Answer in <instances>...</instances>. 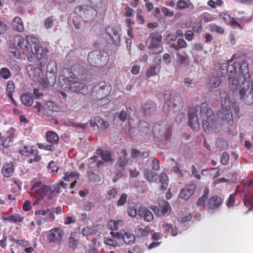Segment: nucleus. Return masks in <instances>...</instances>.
<instances>
[{"instance_id": "1", "label": "nucleus", "mask_w": 253, "mask_h": 253, "mask_svg": "<svg viewBox=\"0 0 253 253\" xmlns=\"http://www.w3.org/2000/svg\"><path fill=\"white\" fill-rule=\"evenodd\" d=\"M68 76L62 79L61 87L67 91L86 95L88 91V86L78 81V77L84 72L83 68L79 64H74L70 69Z\"/></svg>"}, {"instance_id": "2", "label": "nucleus", "mask_w": 253, "mask_h": 253, "mask_svg": "<svg viewBox=\"0 0 253 253\" xmlns=\"http://www.w3.org/2000/svg\"><path fill=\"white\" fill-rule=\"evenodd\" d=\"M248 70V64L244 60L239 62L228 60L226 63L221 64L219 68L221 75L228 73L229 87L233 88L236 87V83H237L240 76L247 73Z\"/></svg>"}, {"instance_id": "3", "label": "nucleus", "mask_w": 253, "mask_h": 253, "mask_svg": "<svg viewBox=\"0 0 253 253\" xmlns=\"http://www.w3.org/2000/svg\"><path fill=\"white\" fill-rule=\"evenodd\" d=\"M220 98L221 109L219 111L218 116L222 121H226L228 125L231 126L233 123L231 109L234 110L235 117L239 118L240 117L239 107L235 102H230L227 92L225 90L221 91Z\"/></svg>"}, {"instance_id": "4", "label": "nucleus", "mask_w": 253, "mask_h": 253, "mask_svg": "<svg viewBox=\"0 0 253 253\" xmlns=\"http://www.w3.org/2000/svg\"><path fill=\"white\" fill-rule=\"evenodd\" d=\"M236 87H230L233 91L238 90L240 100L247 105L253 103V87H250L249 71L237 80Z\"/></svg>"}, {"instance_id": "5", "label": "nucleus", "mask_w": 253, "mask_h": 253, "mask_svg": "<svg viewBox=\"0 0 253 253\" xmlns=\"http://www.w3.org/2000/svg\"><path fill=\"white\" fill-rule=\"evenodd\" d=\"M60 189L59 185H44L41 180L33 182L30 188L31 195L37 198V202L45 197L47 198V200L54 198L59 194Z\"/></svg>"}, {"instance_id": "6", "label": "nucleus", "mask_w": 253, "mask_h": 253, "mask_svg": "<svg viewBox=\"0 0 253 253\" xmlns=\"http://www.w3.org/2000/svg\"><path fill=\"white\" fill-rule=\"evenodd\" d=\"M40 43L39 40L32 35H26L24 38L20 35H14L9 40L10 46L14 49L17 48L25 51L32 50V46L36 48Z\"/></svg>"}, {"instance_id": "7", "label": "nucleus", "mask_w": 253, "mask_h": 253, "mask_svg": "<svg viewBox=\"0 0 253 253\" xmlns=\"http://www.w3.org/2000/svg\"><path fill=\"white\" fill-rule=\"evenodd\" d=\"M44 65L40 63L37 66L28 65L26 67V70L30 78L43 85L47 86L49 85V80L47 77H42V66Z\"/></svg>"}, {"instance_id": "8", "label": "nucleus", "mask_w": 253, "mask_h": 253, "mask_svg": "<svg viewBox=\"0 0 253 253\" xmlns=\"http://www.w3.org/2000/svg\"><path fill=\"white\" fill-rule=\"evenodd\" d=\"M111 92L108 83L101 81L93 86L91 90V96L93 99L100 100L107 97Z\"/></svg>"}, {"instance_id": "9", "label": "nucleus", "mask_w": 253, "mask_h": 253, "mask_svg": "<svg viewBox=\"0 0 253 253\" xmlns=\"http://www.w3.org/2000/svg\"><path fill=\"white\" fill-rule=\"evenodd\" d=\"M144 176L149 182L161 183L160 189L165 191L168 186L169 179L167 174L165 172H162L160 175H158L155 172L150 169H147L144 173Z\"/></svg>"}, {"instance_id": "10", "label": "nucleus", "mask_w": 253, "mask_h": 253, "mask_svg": "<svg viewBox=\"0 0 253 253\" xmlns=\"http://www.w3.org/2000/svg\"><path fill=\"white\" fill-rule=\"evenodd\" d=\"M64 236V230L60 227H56L47 232L46 240L49 244L59 245L63 242Z\"/></svg>"}, {"instance_id": "11", "label": "nucleus", "mask_w": 253, "mask_h": 253, "mask_svg": "<svg viewBox=\"0 0 253 253\" xmlns=\"http://www.w3.org/2000/svg\"><path fill=\"white\" fill-rule=\"evenodd\" d=\"M108 58V56H103L100 52L94 51L88 54L87 61L93 66L101 67L107 63Z\"/></svg>"}, {"instance_id": "12", "label": "nucleus", "mask_w": 253, "mask_h": 253, "mask_svg": "<svg viewBox=\"0 0 253 253\" xmlns=\"http://www.w3.org/2000/svg\"><path fill=\"white\" fill-rule=\"evenodd\" d=\"M80 16L85 22L93 20L97 15V11L92 6L85 5L79 7Z\"/></svg>"}, {"instance_id": "13", "label": "nucleus", "mask_w": 253, "mask_h": 253, "mask_svg": "<svg viewBox=\"0 0 253 253\" xmlns=\"http://www.w3.org/2000/svg\"><path fill=\"white\" fill-rule=\"evenodd\" d=\"M110 234L112 237L114 239H117L119 240L121 239H123L124 242L127 245L133 244L135 242V238L134 235L129 232L125 231L124 230L121 231L120 232L111 231Z\"/></svg>"}, {"instance_id": "14", "label": "nucleus", "mask_w": 253, "mask_h": 253, "mask_svg": "<svg viewBox=\"0 0 253 253\" xmlns=\"http://www.w3.org/2000/svg\"><path fill=\"white\" fill-rule=\"evenodd\" d=\"M150 39L151 41V46L153 49V53L159 54L163 50V46L161 44L162 36L157 32H154L150 34Z\"/></svg>"}, {"instance_id": "15", "label": "nucleus", "mask_w": 253, "mask_h": 253, "mask_svg": "<svg viewBox=\"0 0 253 253\" xmlns=\"http://www.w3.org/2000/svg\"><path fill=\"white\" fill-rule=\"evenodd\" d=\"M166 94H165V97L166 100L163 105V111L166 114H169L170 109H173L179 104H181V98L179 95H175L174 96L173 99L171 96H168L166 98Z\"/></svg>"}, {"instance_id": "16", "label": "nucleus", "mask_w": 253, "mask_h": 253, "mask_svg": "<svg viewBox=\"0 0 253 253\" xmlns=\"http://www.w3.org/2000/svg\"><path fill=\"white\" fill-rule=\"evenodd\" d=\"M194 110L197 115L199 114L201 117L203 118L214 115L213 111L205 102L202 103L200 105H196Z\"/></svg>"}, {"instance_id": "17", "label": "nucleus", "mask_w": 253, "mask_h": 253, "mask_svg": "<svg viewBox=\"0 0 253 253\" xmlns=\"http://www.w3.org/2000/svg\"><path fill=\"white\" fill-rule=\"evenodd\" d=\"M216 120L213 116L208 117L204 119L202 122V126L205 132L210 133L212 131H215L217 128Z\"/></svg>"}, {"instance_id": "18", "label": "nucleus", "mask_w": 253, "mask_h": 253, "mask_svg": "<svg viewBox=\"0 0 253 253\" xmlns=\"http://www.w3.org/2000/svg\"><path fill=\"white\" fill-rule=\"evenodd\" d=\"M34 49L35 51V54L36 55L39 63L44 65L47 61L48 49L40 46L39 44L36 48H34Z\"/></svg>"}, {"instance_id": "19", "label": "nucleus", "mask_w": 253, "mask_h": 253, "mask_svg": "<svg viewBox=\"0 0 253 253\" xmlns=\"http://www.w3.org/2000/svg\"><path fill=\"white\" fill-rule=\"evenodd\" d=\"M196 186L195 184H190L182 189L179 194V197L184 200H187L195 191Z\"/></svg>"}, {"instance_id": "20", "label": "nucleus", "mask_w": 253, "mask_h": 253, "mask_svg": "<svg viewBox=\"0 0 253 253\" xmlns=\"http://www.w3.org/2000/svg\"><path fill=\"white\" fill-rule=\"evenodd\" d=\"M106 33L109 37L112 43L115 45H118L120 42V37L116 30L110 26H107L106 29Z\"/></svg>"}, {"instance_id": "21", "label": "nucleus", "mask_w": 253, "mask_h": 253, "mask_svg": "<svg viewBox=\"0 0 253 253\" xmlns=\"http://www.w3.org/2000/svg\"><path fill=\"white\" fill-rule=\"evenodd\" d=\"M68 247L70 250L75 251L80 243V237L76 232H72L68 239Z\"/></svg>"}, {"instance_id": "22", "label": "nucleus", "mask_w": 253, "mask_h": 253, "mask_svg": "<svg viewBox=\"0 0 253 253\" xmlns=\"http://www.w3.org/2000/svg\"><path fill=\"white\" fill-rule=\"evenodd\" d=\"M198 115L195 113L193 109H190L188 112L189 124L190 127L195 131H198L200 128Z\"/></svg>"}, {"instance_id": "23", "label": "nucleus", "mask_w": 253, "mask_h": 253, "mask_svg": "<svg viewBox=\"0 0 253 253\" xmlns=\"http://www.w3.org/2000/svg\"><path fill=\"white\" fill-rule=\"evenodd\" d=\"M46 72L50 74L49 78H47L49 81L50 84V82H54L56 79L57 65L55 61L51 60L48 62L46 67Z\"/></svg>"}, {"instance_id": "24", "label": "nucleus", "mask_w": 253, "mask_h": 253, "mask_svg": "<svg viewBox=\"0 0 253 253\" xmlns=\"http://www.w3.org/2000/svg\"><path fill=\"white\" fill-rule=\"evenodd\" d=\"M223 200L217 196H214L209 199L207 206L209 210H215L221 206Z\"/></svg>"}, {"instance_id": "25", "label": "nucleus", "mask_w": 253, "mask_h": 253, "mask_svg": "<svg viewBox=\"0 0 253 253\" xmlns=\"http://www.w3.org/2000/svg\"><path fill=\"white\" fill-rule=\"evenodd\" d=\"M15 135V129L14 128H11L7 131L5 136L1 139L2 146L4 147H8L11 146Z\"/></svg>"}, {"instance_id": "26", "label": "nucleus", "mask_w": 253, "mask_h": 253, "mask_svg": "<svg viewBox=\"0 0 253 253\" xmlns=\"http://www.w3.org/2000/svg\"><path fill=\"white\" fill-rule=\"evenodd\" d=\"M14 170L15 168L13 163L10 162L3 164L1 168V172L4 177L9 178L13 175Z\"/></svg>"}, {"instance_id": "27", "label": "nucleus", "mask_w": 253, "mask_h": 253, "mask_svg": "<svg viewBox=\"0 0 253 253\" xmlns=\"http://www.w3.org/2000/svg\"><path fill=\"white\" fill-rule=\"evenodd\" d=\"M95 153L99 156L105 163H113L114 159L112 157L111 153L108 151H104L102 149H98Z\"/></svg>"}, {"instance_id": "28", "label": "nucleus", "mask_w": 253, "mask_h": 253, "mask_svg": "<svg viewBox=\"0 0 253 253\" xmlns=\"http://www.w3.org/2000/svg\"><path fill=\"white\" fill-rule=\"evenodd\" d=\"M142 113L145 116H150L154 114L156 110V106L153 102L145 103L142 106Z\"/></svg>"}, {"instance_id": "29", "label": "nucleus", "mask_w": 253, "mask_h": 253, "mask_svg": "<svg viewBox=\"0 0 253 253\" xmlns=\"http://www.w3.org/2000/svg\"><path fill=\"white\" fill-rule=\"evenodd\" d=\"M121 154L122 156H121L119 158L116 166H119L121 169L120 170L123 171L125 169V167L126 166L128 163V159L126 158L127 154L126 151L125 149H122L121 150Z\"/></svg>"}, {"instance_id": "30", "label": "nucleus", "mask_w": 253, "mask_h": 253, "mask_svg": "<svg viewBox=\"0 0 253 253\" xmlns=\"http://www.w3.org/2000/svg\"><path fill=\"white\" fill-rule=\"evenodd\" d=\"M45 136L46 140L49 143V145H53V146H55L59 141L58 135L53 131H47Z\"/></svg>"}, {"instance_id": "31", "label": "nucleus", "mask_w": 253, "mask_h": 253, "mask_svg": "<svg viewBox=\"0 0 253 253\" xmlns=\"http://www.w3.org/2000/svg\"><path fill=\"white\" fill-rule=\"evenodd\" d=\"M11 26L14 30L22 32L24 31V26L22 19L19 17H15L13 20Z\"/></svg>"}, {"instance_id": "32", "label": "nucleus", "mask_w": 253, "mask_h": 253, "mask_svg": "<svg viewBox=\"0 0 253 253\" xmlns=\"http://www.w3.org/2000/svg\"><path fill=\"white\" fill-rule=\"evenodd\" d=\"M150 227L149 226H146L144 228L137 227L135 229V233L136 237L139 238L143 237H146L148 235L150 231Z\"/></svg>"}, {"instance_id": "33", "label": "nucleus", "mask_w": 253, "mask_h": 253, "mask_svg": "<svg viewBox=\"0 0 253 253\" xmlns=\"http://www.w3.org/2000/svg\"><path fill=\"white\" fill-rule=\"evenodd\" d=\"M243 203L247 208H248V211H251L253 209V197L250 193H246L243 199Z\"/></svg>"}, {"instance_id": "34", "label": "nucleus", "mask_w": 253, "mask_h": 253, "mask_svg": "<svg viewBox=\"0 0 253 253\" xmlns=\"http://www.w3.org/2000/svg\"><path fill=\"white\" fill-rule=\"evenodd\" d=\"M221 83V80L218 76H212L209 79L208 86L213 89L218 87Z\"/></svg>"}, {"instance_id": "35", "label": "nucleus", "mask_w": 253, "mask_h": 253, "mask_svg": "<svg viewBox=\"0 0 253 253\" xmlns=\"http://www.w3.org/2000/svg\"><path fill=\"white\" fill-rule=\"evenodd\" d=\"M209 195V190L206 188L204 190L203 194L202 197H199L197 201L196 205L198 207L204 206L205 205L206 201L207 200Z\"/></svg>"}, {"instance_id": "36", "label": "nucleus", "mask_w": 253, "mask_h": 253, "mask_svg": "<svg viewBox=\"0 0 253 253\" xmlns=\"http://www.w3.org/2000/svg\"><path fill=\"white\" fill-rule=\"evenodd\" d=\"M228 143L224 139L219 138H217L215 142V146L217 150L221 151L227 148Z\"/></svg>"}, {"instance_id": "37", "label": "nucleus", "mask_w": 253, "mask_h": 253, "mask_svg": "<svg viewBox=\"0 0 253 253\" xmlns=\"http://www.w3.org/2000/svg\"><path fill=\"white\" fill-rule=\"evenodd\" d=\"M95 123L98 128L103 130L108 128L109 126L108 122L105 121L100 117H95Z\"/></svg>"}, {"instance_id": "38", "label": "nucleus", "mask_w": 253, "mask_h": 253, "mask_svg": "<svg viewBox=\"0 0 253 253\" xmlns=\"http://www.w3.org/2000/svg\"><path fill=\"white\" fill-rule=\"evenodd\" d=\"M123 221L122 220H110L108 222V226L112 231L117 230L119 229V226H122L123 225Z\"/></svg>"}, {"instance_id": "39", "label": "nucleus", "mask_w": 253, "mask_h": 253, "mask_svg": "<svg viewBox=\"0 0 253 253\" xmlns=\"http://www.w3.org/2000/svg\"><path fill=\"white\" fill-rule=\"evenodd\" d=\"M22 103L25 106H31L33 103L32 96L28 94H23L20 97Z\"/></svg>"}, {"instance_id": "40", "label": "nucleus", "mask_w": 253, "mask_h": 253, "mask_svg": "<svg viewBox=\"0 0 253 253\" xmlns=\"http://www.w3.org/2000/svg\"><path fill=\"white\" fill-rule=\"evenodd\" d=\"M79 176L80 174L77 172L74 171L71 173L67 172L64 173V176L63 178L66 181H73L75 179H78Z\"/></svg>"}, {"instance_id": "41", "label": "nucleus", "mask_w": 253, "mask_h": 253, "mask_svg": "<svg viewBox=\"0 0 253 253\" xmlns=\"http://www.w3.org/2000/svg\"><path fill=\"white\" fill-rule=\"evenodd\" d=\"M159 207L161 209L163 216L169 213L171 210L170 205L167 201H163L160 204Z\"/></svg>"}, {"instance_id": "42", "label": "nucleus", "mask_w": 253, "mask_h": 253, "mask_svg": "<svg viewBox=\"0 0 253 253\" xmlns=\"http://www.w3.org/2000/svg\"><path fill=\"white\" fill-rule=\"evenodd\" d=\"M190 5H193L189 0H179L176 4L178 9H183L190 7Z\"/></svg>"}, {"instance_id": "43", "label": "nucleus", "mask_w": 253, "mask_h": 253, "mask_svg": "<svg viewBox=\"0 0 253 253\" xmlns=\"http://www.w3.org/2000/svg\"><path fill=\"white\" fill-rule=\"evenodd\" d=\"M177 56V63L180 64H186L188 61V56L185 55L180 54L179 52L176 53Z\"/></svg>"}, {"instance_id": "44", "label": "nucleus", "mask_w": 253, "mask_h": 253, "mask_svg": "<svg viewBox=\"0 0 253 253\" xmlns=\"http://www.w3.org/2000/svg\"><path fill=\"white\" fill-rule=\"evenodd\" d=\"M23 219V217L19 214H13L7 218L8 220L10 222L15 223L22 222Z\"/></svg>"}, {"instance_id": "45", "label": "nucleus", "mask_w": 253, "mask_h": 253, "mask_svg": "<svg viewBox=\"0 0 253 253\" xmlns=\"http://www.w3.org/2000/svg\"><path fill=\"white\" fill-rule=\"evenodd\" d=\"M0 75L4 79H7L11 77V73L7 68H2L0 70Z\"/></svg>"}, {"instance_id": "46", "label": "nucleus", "mask_w": 253, "mask_h": 253, "mask_svg": "<svg viewBox=\"0 0 253 253\" xmlns=\"http://www.w3.org/2000/svg\"><path fill=\"white\" fill-rule=\"evenodd\" d=\"M46 107L50 111L58 112L60 108L54 102L52 101H47L46 103Z\"/></svg>"}, {"instance_id": "47", "label": "nucleus", "mask_w": 253, "mask_h": 253, "mask_svg": "<svg viewBox=\"0 0 253 253\" xmlns=\"http://www.w3.org/2000/svg\"><path fill=\"white\" fill-rule=\"evenodd\" d=\"M104 242L106 245L112 246L113 247L119 246V243L117 242L116 240L113 239L105 237L104 238Z\"/></svg>"}, {"instance_id": "48", "label": "nucleus", "mask_w": 253, "mask_h": 253, "mask_svg": "<svg viewBox=\"0 0 253 253\" xmlns=\"http://www.w3.org/2000/svg\"><path fill=\"white\" fill-rule=\"evenodd\" d=\"M202 21L201 20L199 22H195L193 23L192 26L193 31L199 33L202 31Z\"/></svg>"}, {"instance_id": "49", "label": "nucleus", "mask_w": 253, "mask_h": 253, "mask_svg": "<svg viewBox=\"0 0 253 253\" xmlns=\"http://www.w3.org/2000/svg\"><path fill=\"white\" fill-rule=\"evenodd\" d=\"M143 218L145 221L150 222L154 219L153 214L152 212L146 209L143 215Z\"/></svg>"}, {"instance_id": "50", "label": "nucleus", "mask_w": 253, "mask_h": 253, "mask_svg": "<svg viewBox=\"0 0 253 253\" xmlns=\"http://www.w3.org/2000/svg\"><path fill=\"white\" fill-rule=\"evenodd\" d=\"M118 193V190L116 188H112L107 192L108 198L109 200L114 199L116 197Z\"/></svg>"}, {"instance_id": "51", "label": "nucleus", "mask_w": 253, "mask_h": 253, "mask_svg": "<svg viewBox=\"0 0 253 253\" xmlns=\"http://www.w3.org/2000/svg\"><path fill=\"white\" fill-rule=\"evenodd\" d=\"M38 146L40 149H42L48 151H53L55 150V147L53 146V145L39 143Z\"/></svg>"}, {"instance_id": "52", "label": "nucleus", "mask_w": 253, "mask_h": 253, "mask_svg": "<svg viewBox=\"0 0 253 253\" xmlns=\"http://www.w3.org/2000/svg\"><path fill=\"white\" fill-rule=\"evenodd\" d=\"M219 17L221 18L227 24L231 21L233 17H231L228 13L225 12H221L219 14Z\"/></svg>"}, {"instance_id": "53", "label": "nucleus", "mask_w": 253, "mask_h": 253, "mask_svg": "<svg viewBox=\"0 0 253 253\" xmlns=\"http://www.w3.org/2000/svg\"><path fill=\"white\" fill-rule=\"evenodd\" d=\"M229 155L227 152H224L220 158V163L223 165H226L229 161Z\"/></svg>"}, {"instance_id": "54", "label": "nucleus", "mask_w": 253, "mask_h": 253, "mask_svg": "<svg viewBox=\"0 0 253 253\" xmlns=\"http://www.w3.org/2000/svg\"><path fill=\"white\" fill-rule=\"evenodd\" d=\"M14 89L15 87L13 82L11 80L8 81L6 85V91L8 93H12L14 91Z\"/></svg>"}, {"instance_id": "55", "label": "nucleus", "mask_w": 253, "mask_h": 253, "mask_svg": "<svg viewBox=\"0 0 253 253\" xmlns=\"http://www.w3.org/2000/svg\"><path fill=\"white\" fill-rule=\"evenodd\" d=\"M7 30V26L4 22L0 20V37L6 33Z\"/></svg>"}, {"instance_id": "56", "label": "nucleus", "mask_w": 253, "mask_h": 253, "mask_svg": "<svg viewBox=\"0 0 253 253\" xmlns=\"http://www.w3.org/2000/svg\"><path fill=\"white\" fill-rule=\"evenodd\" d=\"M127 198V195L126 194H122L117 202V205L118 206H122L124 205L126 203Z\"/></svg>"}, {"instance_id": "57", "label": "nucleus", "mask_w": 253, "mask_h": 253, "mask_svg": "<svg viewBox=\"0 0 253 253\" xmlns=\"http://www.w3.org/2000/svg\"><path fill=\"white\" fill-rule=\"evenodd\" d=\"M156 67L155 65H151L146 72V76L150 77L156 75Z\"/></svg>"}, {"instance_id": "58", "label": "nucleus", "mask_w": 253, "mask_h": 253, "mask_svg": "<svg viewBox=\"0 0 253 253\" xmlns=\"http://www.w3.org/2000/svg\"><path fill=\"white\" fill-rule=\"evenodd\" d=\"M152 169L154 171H157L160 169L159 161L155 158H153Z\"/></svg>"}, {"instance_id": "59", "label": "nucleus", "mask_w": 253, "mask_h": 253, "mask_svg": "<svg viewBox=\"0 0 253 253\" xmlns=\"http://www.w3.org/2000/svg\"><path fill=\"white\" fill-rule=\"evenodd\" d=\"M236 200V199L235 197H234V195H230L226 203L227 206L229 208L233 207L235 205Z\"/></svg>"}, {"instance_id": "60", "label": "nucleus", "mask_w": 253, "mask_h": 253, "mask_svg": "<svg viewBox=\"0 0 253 253\" xmlns=\"http://www.w3.org/2000/svg\"><path fill=\"white\" fill-rule=\"evenodd\" d=\"M29 148L27 146L24 145L19 149V152L22 156L29 157Z\"/></svg>"}, {"instance_id": "61", "label": "nucleus", "mask_w": 253, "mask_h": 253, "mask_svg": "<svg viewBox=\"0 0 253 253\" xmlns=\"http://www.w3.org/2000/svg\"><path fill=\"white\" fill-rule=\"evenodd\" d=\"M211 28L212 30L216 32L217 33L222 34L224 32V30L223 28L216 25L215 24H212V25H211Z\"/></svg>"}, {"instance_id": "62", "label": "nucleus", "mask_w": 253, "mask_h": 253, "mask_svg": "<svg viewBox=\"0 0 253 253\" xmlns=\"http://www.w3.org/2000/svg\"><path fill=\"white\" fill-rule=\"evenodd\" d=\"M94 207V204L90 202H84L83 208L84 211H89Z\"/></svg>"}, {"instance_id": "63", "label": "nucleus", "mask_w": 253, "mask_h": 253, "mask_svg": "<svg viewBox=\"0 0 253 253\" xmlns=\"http://www.w3.org/2000/svg\"><path fill=\"white\" fill-rule=\"evenodd\" d=\"M53 19L52 17H47L44 21V27L46 29L51 28L52 26Z\"/></svg>"}, {"instance_id": "64", "label": "nucleus", "mask_w": 253, "mask_h": 253, "mask_svg": "<svg viewBox=\"0 0 253 253\" xmlns=\"http://www.w3.org/2000/svg\"><path fill=\"white\" fill-rule=\"evenodd\" d=\"M194 34L193 31L190 30H187L185 34V39L188 41H192L194 38Z\"/></svg>"}]
</instances>
